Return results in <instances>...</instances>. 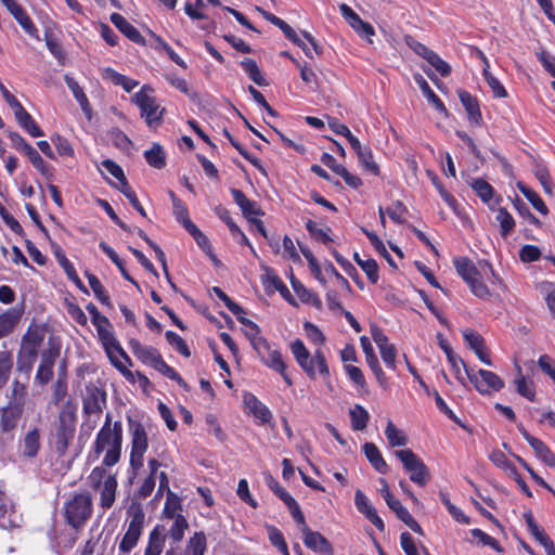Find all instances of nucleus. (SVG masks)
<instances>
[{"instance_id": "obj_40", "label": "nucleus", "mask_w": 555, "mask_h": 555, "mask_svg": "<svg viewBox=\"0 0 555 555\" xmlns=\"http://www.w3.org/2000/svg\"><path fill=\"white\" fill-rule=\"evenodd\" d=\"M517 189L531 203V205L542 215H547L548 209L541 197L522 182H517Z\"/></svg>"}, {"instance_id": "obj_44", "label": "nucleus", "mask_w": 555, "mask_h": 555, "mask_svg": "<svg viewBox=\"0 0 555 555\" xmlns=\"http://www.w3.org/2000/svg\"><path fill=\"white\" fill-rule=\"evenodd\" d=\"M354 261L365 272L367 279L372 284H376L378 281V266L374 259L363 260L360 258L358 253L353 254Z\"/></svg>"}, {"instance_id": "obj_22", "label": "nucleus", "mask_w": 555, "mask_h": 555, "mask_svg": "<svg viewBox=\"0 0 555 555\" xmlns=\"http://www.w3.org/2000/svg\"><path fill=\"white\" fill-rule=\"evenodd\" d=\"M2 4L9 10L21 27L30 36H35L37 28L31 22L30 17L15 0H0Z\"/></svg>"}, {"instance_id": "obj_43", "label": "nucleus", "mask_w": 555, "mask_h": 555, "mask_svg": "<svg viewBox=\"0 0 555 555\" xmlns=\"http://www.w3.org/2000/svg\"><path fill=\"white\" fill-rule=\"evenodd\" d=\"M13 369V357L8 350L0 351V389L8 383Z\"/></svg>"}, {"instance_id": "obj_15", "label": "nucleus", "mask_w": 555, "mask_h": 555, "mask_svg": "<svg viewBox=\"0 0 555 555\" xmlns=\"http://www.w3.org/2000/svg\"><path fill=\"white\" fill-rule=\"evenodd\" d=\"M466 375L481 395H488L491 391H500L505 385L504 380L491 371L481 369L474 373L472 370L466 369Z\"/></svg>"}, {"instance_id": "obj_48", "label": "nucleus", "mask_w": 555, "mask_h": 555, "mask_svg": "<svg viewBox=\"0 0 555 555\" xmlns=\"http://www.w3.org/2000/svg\"><path fill=\"white\" fill-rule=\"evenodd\" d=\"M470 186L485 203H489L493 196L494 189L483 179L473 180Z\"/></svg>"}, {"instance_id": "obj_56", "label": "nucleus", "mask_w": 555, "mask_h": 555, "mask_svg": "<svg viewBox=\"0 0 555 555\" xmlns=\"http://www.w3.org/2000/svg\"><path fill=\"white\" fill-rule=\"evenodd\" d=\"M99 336L103 343V346L107 352L108 358H112L113 349L116 347V344H119L115 338L114 334L104 327H100L98 330Z\"/></svg>"}, {"instance_id": "obj_26", "label": "nucleus", "mask_w": 555, "mask_h": 555, "mask_svg": "<svg viewBox=\"0 0 555 555\" xmlns=\"http://www.w3.org/2000/svg\"><path fill=\"white\" fill-rule=\"evenodd\" d=\"M457 94L462 105L464 106L468 115L469 121L480 126L482 122V116L477 99L465 90H459Z\"/></svg>"}, {"instance_id": "obj_16", "label": "nucleus", "mask_w": 555, "mask_h": 555, "mask_svg": "<svg viewBox=\"0 0 555 555\" xmlns=\"http://www.w3.org/2000/svg\"><path fill=\"white\" fill-rule=\"evenodd\" d=\"M251 345L269 367L275 370L279 373H283L286 370V365L282 360L280 351L271 349L269 343L261 336L251 337Z\"/></svg>"}, {"instance_id": "obj_9", "label": "nucleus", "mask_w": 555, "mask_h": 555, "mask_svg": "<svg viewBox=\"0 0 555 555\" xmlns=\"http://www.w3.org/2000/svg\"><path fill=\"white\" fill-rule=\"evenodd\" d=\"M92 514V496L88 492L75 494L65 505L68 525L78 529L85 525Z\"/></svg>"}, {"instance_id": "obj_38", "label": "nucleus", "mask_w": 555, "mask_h": 555, "mask_svg": "<svg viewBox=\"0 0 555 555\" xmlns=\"http://www.w3.org/2000/svg\"><path fill=\"white\" fill-rule=\"evenodd\" d=\"M104 77L109 79L114 85L121 86L127 92L132 91L139 85L137 80L130 79L112 68L104 69Z\"/></svg>"}, {"instance_id": "obj_53", "label": "nucleus", "mask_w": 555, "mask_h": 555, "mask_svg": "<svg viewBox=\"0 0 555 555\" xmlns=\"http://www.w3.org/2000/svg\"><path fill=\"white\" fill-rule=\"evenodd\" d=\"M167 341L173 346L182 356L189 358L191 356L190 349L186 343L175 332L167 331L166 334Z\"/></svg>"}, {"instance_id": "obj_8", "label": "nucleus", "mask_w": 555, "mask_h": 555, "mask_svg": "<svg viewBox=\"0 0 555 555\" xmlns=\"http://www.w3.org/2000/svg\"><path fill=\"white\" fill-rule=\"evenodd\" d=\"M153 89L145 85L137 92L132 101L139 106L141 117H143L150 128H156L163 118L165 108L160 107L156 99L149 94Z\"/></svg>"}, {"instance_id": "obj_60", "label": "nucleus", "mask_w": 555, "mask_h": 555, "mask_svg": "<svg viewBox=\"0 0 555 555\" xmlns=\"http://www.w3.org/2000/svg\"><path fill=\"white\" fill-rule=\"evenodd\" d=\"M120 192L128 198L132 207L143 217L146 216V212L142 205L140 204L134 191L129 186L128 183H124L122 186H120Z\"/></svg>"}, {"instance_id": "obj_33", "label": "nucleus", "mask_w": 555, "mask_h": 555, "mask_svg": "<svg viewBox=\"0 0 555 555\" xmlns=\"http://www.w3.org/2000/svg\"><path fill=\"white\" fill-rule=\"evenodd\" d=\"M64 80H65L66 86L73 92V95L79 103L82 112L90 119L91 118V107H90L88 98L85 94L83 90L80 88L79 83L69 75H65Z\"/></svg>"}, {"instance_id": "obj_47", "label": "nucleus", "mask_w": 555, "mask_h": 555, "mask_svg": "<svg viewBox=\"0 0 555 555\" xmlns=\"http://www.w3.org/2000/svg\"><path fill=\"white\" fill-rule=\"evenodd\" d=\"M188 528L189 524L185 517L183 515H177L176 520H173V524L168 530V534L173 542H180Z\"/></svg>"}, {"instance_id": "obj_29", "label": "nucleus", "mask_w": 555, "mask_h": 555, "mask_svg": "<svg viewBox=\"0 0 555 555\" xmlns=\"http://www.w3.org/2000/svg\"><path fill=\"white\" fill-rule=\"evenodd\" d=\"M23 456L33 459L40 449V434L37 428L28 431L20 444Z\"/></svg>"}, {"instance_id": "obj_30", "label": "nucleus", "mask_w": 555, "mask_h": 555, "mask_svg": "<svg viewBox=\"0 0 555 555\" xmlns=\"http://www.w3.org/2000/svg\"><path fill=\"white\" fill-rule=\"evenodd\" d=\"M22 312L15 308L0 314V338L9 336L20 322Z\"/></svg>"}, {"instance_id": "obj_31", "label": "nucleus", "mask_w": 555, "mask_h": 555, "mask_svg": "<svg viewBox=\"0 0 555 555\" xmlns=\"http://www.w3.org/2000/svg\"><path fill=\"white\" fill-rule=\"evenodd\" d=\"M55 258L57 259L60 266L64 269L67 278L75 283V285L82 291L83 293H88L87 287L83 285L82 281L79 279L74 266L66 258L61 247H56L54 250Z\"/></svg>"}, {"instance_id": "obj_27", "label": "nucleus", "mask_w": 555, "mask_h": 555, "mask_svg": "<svg viewBox=\"0 0 555 555\" xmlns=\"http://www.w3.org/2000/svg\"><path fill=\"white\" fill-rule=\"evenodd\" d=\"M244 403L249 412L258 420L261 424H270L272 421V413L270 410L260 402L254 395L247 393L244 397Z\"/></svg>"}, {"instance_id": "obj_45", "label": "nucleus", "mask_w": 555, "mask_h": 555, "mask_svg": "<svg viewBox=\"0 0 555 555\" xmlns=\"http://www.w3.org/2000/svg\"><path fill=\"white\" fill-rule=\"evenodd\" d=\"M241 66L255 83L258 86H267L266 79L262 77L257 63L253 59H244L241 62Z\"/></svg>"}, {"instance_id": "obj_21", "label": "nucleus", "mask_w": 555, "mask_h": 555, "mask_svg": "<svg viewBox=\"0 0 555 555\" xmlns=\"http://www.w3.org/2000/svg\"><path fill=\"white\" fill-rule=\"evenodd\" d=\"M354 504L357 509L363 514L379 531L385 530L384 521L377 515L376 509L372 506L370 500L361 490H357L354 493Z\"/></svg>"}, {"instance_id": "obj_7", "label": "nucleus", "mask_w": 555, "mask_h": 555, "mask_svg": "<svg viewBox=\"0 0 555 555\" xmlns=\"http://www.w3.org/2000/svg\"><path fill=\"white\" fill-rule=\"evenodd\" d=\"M82 401L83 414L86 415V421L82 424V429L91 431L96 427L103 408L106 404V393L101 388L90 384L86 386V391Z\"/></svg>"}, {"instance_id": "obj_19", "label": "nucleus", "mask_w": 555, "mask_h": 555, "mask_svg": "<svg viewBox=\"0 0 555 555\" xmlns=\"http://www.w3.org/2000/svg\"><path fill=\"white\" fill-rule=\"evenodd\" d=\"M304 543L310 550L320 555H334L333 547L328 540L318 531H312L309 527L302 528Z\"/></svg>"}, {"instance_id": "obj_2", "label": "nucleus", "mask_w": 555, "mask_h": 555, "mask_svg": "<svg viewBox=\"0 0 555 555\" xmlns=\"http://www.w3.org/2000/svg\"><path fill=\"white\" fill-rule=\"evenodd\" d=\"M122 444V425L120 422L113 424V429L101 428L98 433L93 450L96 455L105 451L103 465L114 466L120 460Z\"/></svg>"}, {"instance_id": "obj_1", "label": "nucleus", "mask_w": 555, "mask_h": 555, "mask_svg": "<svg viewBox=\"0 0 555 555\" xmlns=\"http://www.w3.org/2000/svg\"><path fill=\"white\" fill-rule=\"evenodd\" d=\"M46 331L38 324H30L23 335L17 352L16 369L18 372L29 374L38 358V351L44 340Z\"/></svg>"}, {"instance_id": "obj_62", "label": "nucleus", "mask_w": 555, "mask_h": 555, "mask_svg": "<svg viewBox=\"0 0 555 555\" xmlns=\"http://www.w3.org/2000/svg\"><path fill=\"white\" fill-rule=\"evenodd\" d=\"M306 229L317 241H320L325 245L332 242V238L327 235V233L324 230L319 229L317 223L310 219L306 222Z\"/></svg>"}, {"instance_id": "obj_57", "label": "nucleus", "mask_w": 555, "mask_h": 555, "mask_svg": "<svg viewBox=\"0 0 555 555\" xmlns=\"http://www.w3.org/2000/svg\"><path fill=\"white\" fill-rule=\"evenodd\" d=\"M464 340L474 351L485 346L483 337L476 331L466 328L462 332Z\"/></svg>"}, {"instance_id": "obj_14", "label": "nucleus", "mask_w": 555, "mask_h": 555, "mask_svg": "<svg viewBox=\"0 0 555 555\" xmlns=\"http://www.w3.org/2000/svg\"><path fill=\"white\" fill-rule=\"evenodd\" d=\"M60 356V346L51 337L47 348L41 352V362L38 366L35 380L41 385L48 384L53 377V366Z\"/></svg>"}, {"instance_id": "obj_61", "label": "nucleus", "mask_w": 555, "mask_h": 555, "mask_svg": "<svg viewBox=\"0 0 555 555\" xmlns=\"http://www.w3.org/2000/svg\"><path fill=\"white\" fill-rule=\"evenodd\" d=\"M427 62L435 67V69L443 77H447L451 73L450 65L444 62L437 53L433 52L427 59Z\"/></svg>"}, {"instance_id": "obj_12", "label": "nucleus", "mask_w": 555, "mask_h": 555, "mask_svg": "<svg viewBox=\"0 0 555 555\" xmlns=\"http://www.w3.org/2000/svg\"><path fill=\"white\" fill-rule=\"evenodd\" d=\"M129 429L131 435L130 466L138 472L143 466V456L147 450V436L143 425L139 422L129 420Z\"/></svg>"}, {"instance_id": "obj_51", "label": "nucleus", "mask_w": 555, "mask_h": 555, "mask_svg": "<svg viewBox=\"0 0 555 555\" xmlns=\"http://www.w3.org/2000/svg\"><path fill=\"white\" fill-rule=\"evenodd\" d=\"M224 135L229 139L231 144L236 149V151L250 164H253L255 167H257L261 172L264 173V169L262 168L259 159L253 157L232 135L231 133L224 129Z\"/></svg>"}, {"instance_id": "obj_5", "label": "nucleus", "mask_w": 555, "mask_h": 555, "mask_svg": "<svg viewBox=\"0 0 555 555\" xmlns=\"http://www.w3.org/2000/svg\"><path fill=\"white\" fill-rule=\"evenodd\" d=\"M291 349L297 363L310 378H315L317 371L324 378L328 377L330 370L325 356L321 349H317L314 354L311 357L309 350L300 339L294 340L291 345Z\"/></svg>"}, {"instance_id": "obj_28", "label": "nucleus", "mask_w": 555, "mask_h": 555, "mask_svg": "<svg viewBox=\"0 0 555 555\" xmlns=\"http://www.w3.org/2000/svg\"><path fill=\"white\" fill-rule=\"evenodd\" d=\"M13 111L15 119L17 120L18 125L23 129H25L31 137L38 138L43 135V132L41 131L39 126L35 122L30 114L25 111L22 104L17 105V107L13 108Z\"/></svg>"}, {"instance_id": "obj_59", "label": "nucleus", "mask_w": 555, "mask_h": 555, "mask_svg": "<svg viewBox=\"0 0 555 555\" xmlns=\"http://www.w3.org/2000/svg\"><path fill=\"white\" fill-rule=\"evenodd\" d=\"M389 218L396 223H403L405 221L404 216L406 214V208L403 206L401 202L393 203L386 210Z\"/></svg>"}, {"instance_id": "obj_11", "label": "nucleus", "mask_w": 555, "mask_h": 555, "mask_svg": "<svg viewBox=\"0 0 555 555\" xmlns=\"http://www.w3.org/2000/svg\"><path fill=\"white\" fill-rule=\"evenodd\" d=\"M454 267L475 296L483 299L490 295L489 288L480 279V271L472 260L466 257L456 258L454 259Z\"/></svg>"}, {"instance_id": "obj_55", "label": "nucleus", "mask_w": 555, "mask_h": 555, "mask_svg": "<svg viewBox=\"0 0 555 555\" xmlns=\"http://www.w3.org/2000/svg\"><path fill=\"white\" fill-rule=\"evenodd\" d=\"M516 390L517 392L527 398L530 401H534L535 392L532 386V383H528L526 378L520 375L515 379Z\"/></svg>"}, {"instance_id": "obj_36", "label": "nucleus", "mask_w": 555, "mask_h": 555, "mask_svg": "<svg viewBox=\"0 0 555 555\" xmlns=\"http://www.w3.org/2000/svg\"><path fill=\"white\" fill-rule=\"evenodd\" d=\"M351 427L353 430H364L370 421L369 412L360 404H356L349 411Z\"/></svg>"}, {"instance_id": "obj_34", "label": "nucleus", "mask_w": 555, "mask_h": 555, "mask_svg": "<svg viewBox=\"0 0 555 555\" xmlns=\"http://www.w3.org/2000/svg\"><path fill=\"white\" fill-rule=\"evenodd\" d=\"M363 452L371 463V465L379 473L385 474L388 465L383 459L378 448L373 442H365L363 444Z\"/></svg>"}, {"instance_id": "obj_3", "label": "nucleus", "mask_w": 555, "mask_h": 555, "mask_svg": "<svg viewBox=\"0 0 555 555\" xmlns=\"http://www.w3.org/2000/svg\"><path fill=\"white\" fill-rule=\"evenodd\" d=\"M76 431V406L67 401L59 414L52 433V441L56 452L64 455Z\"/></svg>"}, {"instance_id": "obj_24", "label": "nucleus", "mask_w": 555, "mask_h": 555, "mask_svg": "<svg viewBox=\"0 0 555 555\" xmlns=\"http://www.w3.org/2000/svg\"><path fill=\"white\" fill-rule=\"evenodd\" d=\"M111 22L122 35H125L132 42L140 46L145 44V40L143 36L140 34V31L119 13H112Z\"/></svg>"}, {"instance_id": "obj_35", "label": "nucleus", "mask_w": 555, "mask_h": 555, "mask_svg": "<svg viewBox=\"0 0 555 555\" xmlns=\"http://www.w3.org/2000/svg\"><path fill=\"white\" fill-rule=\"evenodd\" d=\"M415 81L420 86L424 96L427 99V101L433 104L437 111L443 113L447 115V108L442 101L437 96V94L431 90L428 82L421 76L417 75L415 77Z\"/></svg>"}, {"instance_id": "obj_39", "label": "nucleus", "mask_w": 555, "mask_h": 555, "mask_svg": "<svg viewBox=\"0 0 555 555\" xmlns=\"http://www.w3.org/2000/svg\"><path fill=\"white\" fill-rule=\"evenodd\" d=\"M207 548L206 535L203 531L195 532L188 541L186 553L190 555H204Z\"/></svg>"}, {"instance_id": "obj_58", "label": "nucleus", "mask_w": 555, "mask_h": 555, "mask_svg": "<svg viewBox=\"0 0 555 555\" xmlns=\"http://www.w3.org/2000/svg\"><path fill=\"white\" fill-rule=\"evenodd\" d=\"M524 517L528 529L538 542H542L548 537L545 531L535 522L531 513H526Z\"/></svg>"}, {"instance_id": "obj_25", "label": "nucleus", "mask_w": 555, "mask_h": 555, "mask_svg": "<svg viewBox=\"0 0 555 555\" xmlns=\"http://www.w3.org/2000/svg\"><path fill=\"white\" fill-rule=\"evenodd\" d=\"M231 193L235 204L241 208L243 215L249 221L255 220V216L263 215V211L261 210L259 205L256 202L248 199L241 190L231 189Z\"/></svg>"}, {"instance_id": "obj_46", "label": "nucleus", "mask_w": 555, "mask_h": 555, "mask_svg": "<svg viewBox=\"0 0 555 555\" xmlns=\"http://www.w3.org/2000/svg\"><path fill=\"white\" fill-rule=\"evenodd\" d=\"M89 285L96 297V299L105 306H111V299L100 280L91 273H87Z\"/></svg>"}, {"instance_id": "obj_64", "label": "nucleus", "mask_w": 555, "mask_h": 555, "mask_svg": "<svg viewBox=\"0 0 555 555\" xmlns=\"http://www.w3.org/2000/svg\"><path fill=\"white\" fill-rule=\"evenodd\" d=\"M541 257L540 249L534 245H525L519 251V258L522 262H532Z\"/></svg>"}, {"instance_id": "obj_13", "label": "nucleus", "mask_w": 555, "mask_h": 555, "mask_svg": "<svg viewBox=\"0 0 555 555\" xmlns=\"http://www.w3.org/2000/svg\"><path fill=\"white\" fill-rule=\"evenodd\" d=\"M129 513L131 514V520L119 543V550L125 554L129 553L137 545L142 534L145 520V514L140 506L135 507L133 511L131 509Z\"/></svg>"}, {"instance_id": "obj_41", "label": "nucleus", "mask_w": 555, "mask_h": 555, "mask_svg": "<svg viewBox=\"0 0 555 555\" xmlns=\"http://www.w3.org/2000/svg\"><path fill=\"white\" fill-rule=\"evenodd\" d=\"M385 435L390 447H404L408 443V437L405 434L396 427V425L389 421L387 423Z\"/></svg>"}, {"instance_id": "obj_49", "label": "nucleus", "mask_w": 555, "mask_h": 555, "mask_svg": "<svg viewBox=\"0 0 555 555\" xmlns=\"http://www.w3.org/2000/svg\"><path fill=\"white\" fill-rule=\"evenodd\" d=\"M362 166L375 176H378V165L373 160L372 152L369 147L363 146L361 150L356 152Z\"/></svg>"}, {"instance_id": "obj_42", "label": "nucleus", "mask_w": 555, "mask_h": 555, "mask_svg": "<svg viewBox=\"0 0 555 555\" xmlns=\"http://www.w3.org/2000/svg\"><path fill=\"white\" fill-rule=\"evenodd\" d=\"M496 221L500 224V233L503 237H507L515 228V220L512 215L503 207L496 210Z\"/></svg>"}, {"instance_id": "obj_20", "label": "nucleus", "mask_w": 555, "mask_h": 555, "mask_svg": "<svg viewBox=\"0 0 555 555\" xmlns=\"http://www.w3.org/2000/svg\"><path fill=\"white\" fill-rule=\"evenodd\" d=\"M518 429L522 437L528 441V443L533 449L537 457H539L545 465L555 468V455L550 450V448L540 439L531 436L522 425L518 426Z\"/></svg>"}, {"instance_id": "obj_37", "label": "nucleus", "mask_w": 555, "mask_h": 555, "mask_svg": "<svg viewBox=\"0 0 555 555\" xmlns=\"http://www.w3.org/2000/svg\"><path fill=\"white\" fill-rule=\"evenodd\" d=\"M144 157L154 168L162 169L166 166V154L158 143H154L150 150L145 151Z\"/></svg>"}, {"instance_id": "obj_32", "label": "nucleus", "mask_w": 555, "mask_h": 555, "mask_svg": "<svg viewBox=\"0 0 555 555\" xmlns=\"http://www.w3.org/2000/svg\"><path fill=\"white\" fill-rule=\"evenodd\" d=\"M166 527L164 525H156L150 532L146 550L160 555L166 541Z\"/></svg>"}, {"instance_id": "obj_17", "label": "nucleus", "mask_w": 555, "mask_h": 555, "mask_svg": "<svg viewBox=\"0 0 555 555\" xmlns=\"http://www.w3.org/2000/svg\"><path fill=\"white\" fill-rule=\"evenodd\" d=\"M341 15L347 20L349 25L362 37H365L370 42L372 36L375 35L373 26L361 20V17L347 4L343 3L339 7Z\"/></svg>"}, {"instance_id": "obj_4", "label": "nucleus", "mask_w": 555, "mask_h": 555, "mask_svg": "<svg viewBox=\"0 0 555 555\" xmlns=\"http://www.w3.org/2000/svg\"><path fill=\"white\" fill-rule=\"evenodd\" d=\"M129 348L142 363L149 364L154 367L156 371L165 375L166 377L176 380L180 386L186 388V383L181 378V376L169 366L162 358L158 350L152 346H146L141 344L138 339L129 340Z\"/></svg>"}, {"instance_id": "obj_52", "label": "nucleus", "mask_w": 555, "mask_h": 555, "mask_svg": "<svg viewBox=\"0 0 555 555\" xmlns=\"http://www.w3.org/2000/svg\"><path fill=\"white\" fill-rule=\"evenodd\" d=\"M490 461L505 473H514L515 465L508 461L505 454L500 450H493L489 456Z\"/></svg>"}, {"instance_id": "obj_18", "label": "nucleus", "mask_w": 555, "mask_h": 555, "mask_svg": "<svg viewBox=\"0 0 555 555\" xmlns=\"http://www.w3.org/2000/svg\"><path fill=\"white\" fill-rule=\"evenodd\" d=\"M262 284L268 293H273L278 291L281 296L291 305L297 306L296 300L292 296L287 286L283 283V281L275 274V272L266 268L264 274L261 276Z\"/></svg>"}, {"instance_id": "obj_50", "label": "nucleus", "mask_w": 555, "mask_h": 555, "mask_svg": "<svg viewBox=\"0 0 555 555\" xmlns=\"http://www.w3.org/2000/svg\"><path fill=\"white\" fill-rule=\"evenodd\" d=\"M179 511H181L179 499L171 491H168L167 500L163 511L164 516L166 518L176 520L177 515H180L178 513Z\"/></svg>"}, {"instance_id": "obj_54", "label": "nucleus", "mask_w": 555, "mask_h": 555, "mask_svg": "<svg viewBox=\"0 0 555 555\" xmlns=\"http://www.w3.org/2000/svg\"><path fill=\"white\" fill-rule=\"evenodd\" d=\"M268 532H269V539H270L271 543L275 547H278V550L283 555H289L287 544L285 542V539H284L282 532L274 527H269Z\"/></svg>"}, {"instance_id": "obj_10", "label": "nucleus", "mask_w": 555, "mask_h": 555, "mask_svg": "<svg viewBox=\"0 0 555 555\" xmlns=\"http://www.w3.org/2000/svg\"><path fill=\"white\" fill-rule=\"evenodd\" d=\"M395 455L401 461L404 469L410 475V480L417 486H425L430 480V473L423 460L411 449L395 451Z\"/></svg>"}, {"instance_id": "obj_63", "label": "nucleus", "mask_w": 555, "mask_h": 555, "mask_svg": "<svg viewBox=\"0 0 555 555\" xmlns=\"http://www.w3.org/2000/svg\"><path fill=\"white\" fill-rule=\"evenodd\" d=\"M102 167H104L113 177H115L120 182L121 186L124 183H128L121 167L114 160L104 159L102 162Z\"/></svg>"}, {"instance_id": "obj_6", "label": "nucleus", "mask_w": 555, "mask_h": 555, "mask_svg": "<svg viewBox=\"0 0 555 555\" xmlns=\"http://www.w3.org/2000/svg\"><path fill=\"white\" fill-rule=\"evenodd\" d=\"M89 486L100 492V506L108 509L116 500L117 479L109 474L103 466L94 467L88 476Z\"/></svg>"}, {"instance_id": "obj_23", "label": "nucleus", "mask_w": 555, "mask_h": 555, "mask_svg": "<svg viewBox=\"0 0 555 555\" xmlns=\"http://www.w3.org/2000/svg\"><path fill=\"white\" fill-rule=\"evenodd\" d=\"M23 410L24 405L21 402H9V404L1 410L0 426L3 431H10L16 427L23 414Z\"/></svg>"}]
</instances>
